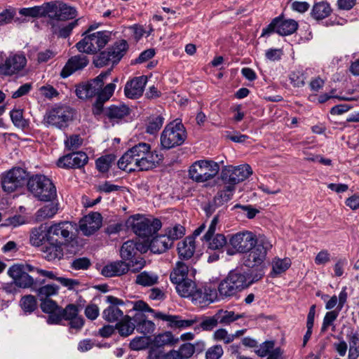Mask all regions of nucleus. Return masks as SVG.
I'll use <instances>...</instances> for the list:
<instances>
[{
    "instance_id": "5fc2aeb1",
    "label": "nucleus",
    "mask_w": 359,
    "mask_h": 359,
    "mask_svg": "<svg viewBox=\"0 0 359 359\" xmlns=\"http://www.w3.org/2000/svg\"><path fill=\"white\" fill-rule=\"evenodd\" d=\"M184 234L185 228L180 224H176L172 227L168 228L165 235L169 238L173 245L175 241L181 238Z\"/></svg>"
},
{
    "instance_id": "37998d69",
    "label": "nucleus",
    "mask_w": 359,
    "mask_h": 359,
    "mask_svg": "<svg viewBox=\"0 0 359 359\" xmlns=\"http://www.w3.org/2000/svg\"><path fill=\"white\" fill-rule=\"evenodd\" d=\"M208 243V250L223 251L224 248L227 244V239L224 234L217 233L211 236L210 239H203Z\"/></svg>"
},
{
    "instance_id": "49530a36",
    "label": "nucleus",
    "mask_w": 359,
    "mask_h": 359,
    "mask_svg": "<svg viewBox=\"0 0 359 359\" xmlns=\"http://www.w3.org/2000/svg\"><path fill=\"white\" fill-rule=\"evenodd\" d=\"M40 300L48 299L49 297L55 295L58 293L59 287L55 284H47L35 289Z\"/></svg>"
},
{
    "instance_id": "13d9d810",
    "label": "nucleus",
    "mask_w": 359,
    "mask_h": 359,
    "mask_svg": "<svg viewBox=\"0 0 359 359\" xmlns=\"http://www.w3.org/2000/svg\"><path fill=\"white\" fill-rule=\"evenodd\" d=\"M10 116L15 126L22 128L27 126V121L23 118L22 110L13 109L10 111Z\"/></svg>"
},
{
    "instance_id": "c85d7f7f",
    "label": "nucleus",
    "mask_w": 359,
    "mask_h": 359,
    "mask_svg": "<svg viewBox=\"0 0 359 359\" xmlns=\"http://www.w3.org/2000/svg\"><path fill=\"white\" fill-rule=\"evenodd\" d=\"M130 108L125 104H111L103 112L111 121L118 123L130 114Z\"/></svg>"
},
{
    "instance_id": "c9c22d12",
    "label": "nucleus",
    "mask_w": 359,
    "mask_h": 359,
    "mask_svg": "<svg viewBox=\"0 0 359 359\" xmlns=\"http://www.w3.org/2000/svg\"><path fill=\"white\" fill-rule=\"evenodd\" d=\"M128 49V44L124 39L116 41L111 46L108 48L114 59V64H118L125 55Z\"/></svg>"
},
{
    "instance_id": "052dcab7",
    "label": "nucleus",
    "mask_w": 359,
    "mask_h": 359,
    "mask_svg": "<svg viewBox=\"0 0 359 359\" xmlns=\"http://www.w3.org/2000/svg\"><path fill=\"white\" fill-rule=\"evenodd\" d=\"M148 340L144 337H136L131 340L129 346L131 350L140 351L147 348Z\"/></svg>"
},
{
    "instance_id": "ea45409f",
    "label": "nucleus",
    "mask_w": 359,
    "mask_h": 359,
    "mask_svg": "<svg viewBox=\"0 0 359 359\" xmlns=\"http://www.w3.org/2000/svg\"><path fill=\"white\" fill-rule=\"evenodd\" d=\"M332 12V8L327 1L316 3L311 11V15L316 20H323L328 17Z\"/></svg>"
},
{
    "instance_id": "cd10ccee",
    "label": "nucleus",
    "mask_w": 359,
    "mask_h": 359,
    "mask_svg": "<svg viewBox=\"0 0 359 359\" xmlns=\"http://www.w3.org/2000/svg\"><path fill=\"white\" fill-rule=\"evenodd\" d=\"M50 242V226L46 224L33 228L29 236V242L35 247L41 246L45 242Z\"/></svg>"
},
{
    "instance_id": "423d86ee",
    "label": "nucleus",
    "mask_w": 359,
    "mask_h": 359,
    "mask_svg": "<svg viewBox=\"0 0 359 359\" xmlns=\"http://www.w3.org/2000/svg\"><path fill=\"white\" fill-rule=\"evenodd\" d=\"M111 35L109 31H99L87 34L76 44V47L81 53L95 54L110 41Z\"/></svg>"
},
{
    "instance_id": "3c124183",
    "label": "nucleus",
    "mask_w": 359,
    "mask_h": 359,
    "mask_svg": "<svg viewBox=\"0 0 359 359\" xmlns=\"http://www.w3.org/2000/svg\"><path fill=\"white\" fill-rule=\"evenodd\" d=\"M163 121L164 118L161 115L151 116L146 128V132L151 135L155 134L161 128Z\"/></svg>"
},
{
    "instance_id": "20e7f679",
    "label": "nucleus",
    "mask_w": 359,
    "mask_h": 359,
    "mask_svg": "<svg viewBox=\"0 0 359 359\" xmlns=\"http://www.w3.org/2000/svg\"><path fill=\"white\" fill-rule=\"evenodd\" d=\"M262 273L250 278L241 269L231 271L228 276L218 285V292L222 298L235 295L238 292L249 287L261 279Z\"/></svg>"
},
{
    "instance_id": "9b49d317",
    "label": "nucleus",
    "mask_w": 359,
    "mask_h": 359,
    "mask_svg": "<svg viewBox=\"0 0 359 359\" xmlns=\"http://www.w3.org/2000/svg\"><path fill=\"white\" fill-rule=\"evenodd\" d=\"M259 238L250 231H239L236 233L231 235L229 242L231 248L227 249L226 254L228 255H234L236 253L245 254L249 251L253 245H255Z\"/></svg>"
},
{
    "instance_id": "ddd939ff",
    "label": "nucleus",
    "mask_w": 359,
    "mask_h": 359,
    "mask_svg": "<svg viewBox=\"0 0 359 359\" xmlns=\"http://www.w3.org/2000/svg\"><path fill=\"white\" fill-rule=\"evenodd\" d=\"M29 272H34V267L30 264H13L8 271V275L15 281L20 288H32L36 287L37 280L29 275Z\"/></svg>"
},
{
    "instance_id": "de8ad7c7",
    "label": "nucleus",
    "mask_w": 359,
    "mask_h": 359,
    "mask_svg": "<svg viewBox=\"0 0 359 359\" xmlns=\"http://www.w3.org/2000/svg\"><path fill=\"white\" fill-rule=\"evenodd\" d=\"M115 160L116 156L113 154L105 155L100 157L95 161L96 168L101 172H107Z\"/></svg>"
},
{
    "instance_id": "4be33fe9",
    "label": "nucleus",
    "mask_w": 359,
    "mask_h": 359,
    "mask_svg": "<svg viewBox=\"0 0 359 359\" xmlns=\"http://www.w3.org/2000/svg\"><path fill=\"white\" fill-rule=\"evenodd\" d=\"M309 98L312 102L324 103L327 101L335 102L336 100H357L358 96L354 94V91H329L328 93H323L322 95L311 94Z\"/></svg>"
},
{
    "instance_id": "9d476101",
    "label": "nucleus",
    "mask_w": 359,
    "mask_h": 359,
    "mask_svg": "<svg viewBox=\"0 0 359 359\" xmlns=\"http://www.w3.org/2000/svg\"><path fill=\"white\" fill-rule=\"evenodd\" d=\"M187 139V132L182 123H170L161 135L163 148L170 149L182 145Z\"/></svg>"
},
{
    "instance_id": "58836bf2",
    "label": "nucleus",
    "mask_w": 359,
    "mask_h": 359,
    "mask_svg": "<svg viewBox=\"0 0 359 359\" xmlns=\"http://www.w3.org/2000/svg\"><path fill=\"white\" fill-rule=\"evenodd\" d=\"M133 317L126 315L122 320L116 324V329L118 330L121 337H128L133 333L135 329V322L133 321Z\"/></svg>"
},
{
    "instance_id": "680f3d73",
    "label": "nucleus",
    "mask_w": 359,
    "mask_h": 359,
    "mask_svg": "<svg viewBox=\"0 0 359 359\" xmlns=\"http://www.w3.org/2000/svg\"><path fill=\"white\" fill-rule=\"evenodd\" d=\"M90 264L91 263L88 258L80 257L72 261L71 267L74 270H86L90 267Z\"/></svg>"
},
{
    "instance_id": "69168bd1",
    "label": "nucleus",
    "mask_w": 359,
    "mask_h": 359,
    "mask_svg": "<svg viewBox=\"0 0 359 359\" xmlns=\"http://www.w3.org/2000/svg\"><path fill=\"white\" fill-rule=\"evenodd\" d=\"M41 301V309L42 311L48 314L50 313H53V311H55L56 310L61 308L57 305V304L55 301L50 299H43Z\"/></svg>"
},
{
    "instance_id": "f8f14e48",
    "label": "nucleus",
    "mask_w": 359,
    "mask_h": 359,
    "mask_svg": "<svg viewBox=\"0 0 359 359\" xmlns=\"http://www.w3.org/2000/svg\"><path fill=\"white\" fill-rule=\"evenodd\" d=\"M28 177V172L25 169L13 168L1 174V187L5 192H14L27 184Z\"/></svg>"
},
{
    "instance_id": "e2e57ef3",
    "label": "nucleus",
    "mask_w": 359,
    "mask_h": 359,
    "mask_svg": "<svg viewBox=\"0 0 359 359\" xmlns=\"http://www.w3.org/2000/svg\"><path fill=\"white\" fill-rule=\"evenodd\" d=\"M219 323L216 314L213 316L205 318L200 323L199 327L205 331H210Z\"/></svg>"
},
{
    "instance_id": "7c9ffc66",
    "label": "nucleus",
    "mask_w": 359,
    "mask_h": 359,
    "mask_svg": "<svg viewBox=\"0 0 359 359\" xmlns=\"http://www.w3.org/2000/svg\"><path fill=\"white\" fill-rule=\"evenodd\" d=\"M172 246V242L165 234L154 237L149 243L151 252L156 254L163 253Z\"/></svg>"
},
{
    "instance_id": "c756f323",
    "label": "nucleus",
    "mask_w": 359,
    "mask_h": 359,
    "mask_svg": "<svg viewBox=\"0 0 359 359\" xmlns=\"http://www.w3.org/2000/svg\"><path fill=\"white\" fill-rule=\"evenodd\" d=\"M48 245L42 248L43 257L48 262L61 259L63 256L62 245L56 242H48Z\"/></svg>"
},
{
    "instance_id": "dca6fc26",
    "label": "nucleus",
    "mask_w": 359,
    "mask_h": 359,
    "mask_svg": "<svg viewBox=\"0 0 359 359\" xmlns=\"http://www.w3.org/2000/svg\"><path fill=\"white\" fill-rule=\"evenodd\" d=\"M252 174V169L248 164L238 166L228 165L222 169L221 179L225 184L233 186L248 179Z\"/></svg>"
},
{
    "instance_id": "a211bd4d",
    "label": "nucleus",
    "mask_w": 359,
    "mask_h": 359,
    "mask_svg": "<svg viewBox=\"0 0 359 359\" xmlns=\"http://www.w3.org/2000/svg\"><path fill=\"white\" fill-rule=\"evenodd\" d=\"M133 232L140 237L147 238L156 233L162 226L158 219L140 217L132 224Z\"/></svg>"
},
{
    "instance_id": "bf43d9fd",
    "label": "nucleus",
    "mask_w": 359,
    "mask_h": 359,
    "mask_svg": "<svg viewBox=\"0 0 359 359\" xmlns=\"http://www.w3.org/2000/svg\"><path fill=\"white\" fill-rule=\"evenodd\" d=\"M339 311L337 310H334L328 311L325 313L323 318V324L320 330L321 332H326L329 326L332 325V323L339 316Z\"/></svg>"
},
{
    "instance_id": "a18cd8bd",
    "label": "nucleus",
    "mask_w": 359,
    "mask_h": 359,
    "mask_svg": "<svg viewBox=\"0 0 359 359\" xmlns=\"http://www.w3.org/2000/svg\"><path fill=\"white\" fill-rule=\"evenodd\" d=\"M93 63L97 67H102L107 65L113 67L116 65L114 64V59L108 48L99 53L95 57Z\"/></svg>"
},
{
    "instance_id": "2f4dec72",
    "label": "nucleus",
    "mask_w": 359,
    "mask_h": 359,
    "mask_svg": "<svg viewBox=\"0 0 359 359\" xmlns=\"http://www.w3.org/2000/svg\"><path fill=\"white\" fill-rule=\"evenodd\" d=\"M175 289L181 297H191L192 302H195L194 294L199 290L196 283L189 278L177 284Z\"/></svg>"
},
{
    "instance_id": "bb28decb",
    "label": "nucleus",
    "mask_w": 359,
    "mask_h": 359,
    "mask_svg": "<svg viewBox=\"0 0 359 359\" xmlns=\"http://www.w3.org/2000/svg\"><path fill=\"white\" fill-rule=\"evenodd\" d=\"M131 270V265L126 263L124 260H117L111 262L102 269V276L108 278L121 276Z\"/></svg>"
},
{
    "instance_id": "6e6552de",
    "label": "nucleus",
    "mask_w": 359,
    "mask_h": 359,
    "mask_svg": "<svg viewBox=\"0 0 359 359\" xmlns=\"http://www.w3.org/2000/svg\"><path fill=\"white\" fill-rule=\"evenodd\" d=\"M219 171V164L212 160H199L189 168L190 179L196 182H205L214 178Z\"/></svg>"
},
{
    "instance_id": "6e6d98bb",
    "label": "nucleus",
    "mask_w": 359,
    "mask_h": 359,
    "mask_svg": "<svg viewBox=\"0 0 359 359\" xmlns=\"http://www.w3.org/2000/svg\"><path fill=\"white\" fill-rule=\"evenodd\" d=\"M147 83V76H140L128 81L124 90H144Z\"/></svg>"
},
{
    "instance_id": "e433bc0d",
    "label": "nucleus",
    "mask_w": 359,
    "mask_h": 359,
    "mask_svg": "<svg viewBox=\"0 0 359 359\" xmlns=\"http://www.w3.org/2000/svg\"><path fill=\"white\" fill-rule=\"evenodd\" d=\"M291 264L290 259L287 257L284 259L273 258L271 262L272 269L270 272V276L276 278L285 273L290 267Z\"/></svg>"
},
{
    "instance_id": "412c9836",
    "label": "nucleus",
    "mask_w": 359,
    "mask_h": 359,
    "mask_svg": "<svg viewBox=\"0 0 359 359\" xmlns=\"http://www.w3.org/2000/svg\"><path fill=\"white\" fill-rule=\"evenodd\" d=\"M57 1H49L41 6H35L29 8H22L19 10V13L25 17L40 18L48 17L49 19L51 13L56 11Z\"/></svg>"
},
{
    "instance_id": "f704fd0d",
    "label": "nucleus",
    "mask_w": 359,
    "mask_h": 359,
    "mask_svg": "<svg viewBox=\"0 0 359 359\" xmlns=\"http://www.w3.org/2000/svg\"><path fill=\"white\" fill-rule=\"evenodd\" d=\"M189 267L182 262H177L175 267L173 269L170 275V279L175 285L189 279L188 278Z\"/></svg>"
},
{
    "instance_id": "c03bdc74",
    "label": "nucleus",
    "mask_w": 359,
    "mask_h": 359,
    "mask_svg": "<svg viewBox=\"0 0 359 359\" xmlns=\"http://www.w3.org/2000/svg\"><path fill=\"white\" fill-rule=\"evenodd\" d=\"M58 210L57 205L53 203L45 205L39 208L36 212V219L43 221L46 219L52 218Z\"/></svg>"
},
{
    "instance_id": "39448f33",
    "label": "nucleus",
    "mask_w": 359,
    "mask_h": 359,
    "mask_svg": "<svg viewBox=\"0 0 359 359\" xmlns=\"http://www.w3.org/2000/svg\"><path fill=\"white\" fill-rule=\"evenodd\" d=\"M28 191L39 201H52L57 197V191L52 180L43 175H35L28 178Z\"/></svg>"
},
{
    "instance_id": "f257e3e1",
    "label": "nucleus",
    "mask_w": 359,
    "mask_h": 359,
    "mask_svg": "<svg viewBox=\"0 0 359 359\" xmlns=\"http://www.w3.org/2000/svg\"><path fill=\"white\" fill-rule=\"evenodd\" d=\"M163 160V154L157 150L151 149V145L140 142L128 151L119 158L118 167L128 172L140 170H149L159 165Z\"/></svg>"
},
{
    "instance_id": "603ef678",
    "label": "nucleus",
    "mask_w": 359,
    "mask_h": 359,
    "mask_svg": "<svg viewBox=\"0 0 359 359\" xmlns=\"http://www.w3.org/2000/svg\"><path fill=\"white\" fill-rule=\"evenodd\" d=\"M219 323L229 325L238 320L240 316L236 315L233 311L219 310L216 313Z\"/></svg>"
},
{
    "instance_id": "0eeeda50",
    "label": "nucleus",
    "mask_w": 359,
    "mask_h": 359,
    "mask_svg": "<svg viewBox=\"0 0 359 359\" xmlns=\"http://www.w3.org/2000/svg\"><path fill=\"white\" fill-rule=\"evenodd\" d=\"M74 114V109L69 106L58 104L46 112L43 121L48 126L63 129L73 120Z\"/></svg>"
},
{
    "instance_id": "f3484780",
    "label": "nucleus",
    "mask_w": 359,
    "mask_h": 359,
    "mask_svg": "<svg viewBox=\"0 0 359 359\" xmlns=\"http://www.w3.org/2000/svg\"><path fill=\"white\" fill-rule=\"evenodd\" d=\"M50 226V242H56L62 245H67L72 241L74 225L70 222H60L53 223Z\"/></svg>"
},
{
    "instance_id": "4468645a",
    "label": "nucleus",
    "mask_w": 359,
    "mask_h": 359,
    "mask_svg": "<svg viewBox=\"0 0 359 359\" xmlns=\"http://www.w3.org/2000/svg\"><path fill=\"white\" fill-rule=\"evenodd\" d=\"M142 247L141 243L133 241H127L123 243L121 248V257L125 262H130L129 264L131 265L133 273L140 271L145 266L146 262L142 257H135Z\"/></svg>"
},
{
    "instance_id": "7ed1b4c3",
    "label": "nucleus",
    "mask_w": 359,
    "mask_h": 359,
    "mask_svg": "<svg viewBox=\"0 0 359 359\" xmlns=\"http://www.w3.org/2000/svg\"><path fill=\"white\" fill-rule=\"evenodd\" d=\"M271 247L267 239L259 238L257 243L244 254L242 258L243 263L245 266L251 269L245 272L249 278H254L258 273H262L261 279L263 278L265 269L264 261Z\"/></svg>"
},
{
    "instance_id": "b1692460",
    "label": "nucleus",
    "mask_w": 359,
    "mask_h": 359,
    "mask_svg": "<svg viewBox=\"0 0 359 359\" xmlns=\"http://www.w3.org/2000/svg\"><path fill=\"white\" fill-rule=\"evenodd\" d=\"M107 302L110 305L103 311L104 319L110 323L116 322L123 316V312L118 307L124 304V302L116 297H107Z\"/></svg>"
},
{
    "instance_id": "a19ab883",
    "label": "nucleus",
    "mask_w": 359,
    "mask_h": 359,
    "mask_svg": "<svg viewBox=\"0 0 359 359\" xmlns=\"http://www.w3.org/2000/svg\"><path fill=\"white\" fill-rule=\"evenodd\" d=\"M158 281V276L151 271H144L136 276L135 283L143 287H150Z\"/></svg>"
},
{
    "instance_id": "338daca9",
    "label": "nucleus",
    "mask_w": 359,
    "mask_h": 359,
    "mask_svg": "<svg viewBox=\"0 0 359 359\" xmlns=\"http://www.w3.org/2000/svg\"><path fill=\"white\" fill-rule=\"evenodd\" d=\"M224 353L221 345H215L209 348L205 353L206 359H219Z\"/></svg>"
},
{
    "instance_id": "5701e85b",
    "label": "nucleus",
    "mask_w": 359,
    "mask_h": 359,
    "mask_svg": "<svg viewBox=\"0 0 359 359\" xmlns=\"http://www.w3.org/2000/svg\"><path fill=\"white\" fill-rule=\"evenodd\" d=\"M110 74L111 69L102 72L96 78L77 86L76 90H80V88H81V90H115L116 88L115 83L118 81L117 78H115L113 82L107 83L103 88L104 81Z\"/></svg>"
},
{
    "instance_id": "774afa93",
    "label": "nucleus",
    "mask_w": 359,
    "mask_h": 359,
    "mask_svg": "<svg viewBox=\"0 0 359 359\" xmlns=\"http://www.w3.org/2000/svg\"><path fill=\"white\" fill-rule=\"evenodd\" d=\"M274 342L273 341H266L260 344L259 347L255 350V353L259 357H265L273 348Z\"/></svg>"
},
{
    "instance_id": "a878e982",
    "label": "nucleus",
    "mask_w": 359,
    "mask_h": 359,
    "mask_svg": "<svg viewBox=\"0 0 359 359\" xmlns=\"http://www.w3.org/2000/svg\"><path fill=\"white\" fill-rule=\"evenodd\" d=\"M88 57L83 54L72 56L67 60L65 65L62 68L60 72V76L62 78H67L74 72L85 68L88 65Z\"/></svg>"
},
{
    "instance_id": "864d4df0",
    "label": "nucleus",
    "mask_w": 359,
    "mask_h": 359,
    "mask_svg": "<svg viewBox=\"0 0 359 359\" xmlns=\"http://www.w3.org/2000/svg\"><path fill=\"white\" fill-rule=\"evenodd\" d=\"M20 306L25 312L31 313L37 307L36 299L33 295H25L20 299Z\"/></svg>"
},
{
    "instance_id": "2eb2a0df",
    "label": "nucleus",
    "mask_w": 359,
    "mask_h": 359,
    "mask_svg": "<svg viewBox=\"0 0 359 359\" xmlns=\"http://www.w3.org/2000/svg\"><path fill=\"white\" fill-rule=\"evenodd\" d=\"M298 29V23L292 19H285L280 15L272 20L265 28L262 29V36H269L277 33L280 36L292 34Z\"/></svg>"
},
{
    "instance_id": "72a5a7b5",
    "label": "nucleus",
    "mask_w": 359,
    "mask_h": 359,
    "mask_svg": "<svg viewBox=\"0 0 359 359\" xmlns=\"http://www.w3.org/2000/svg\"><path fill=\"white\" fill-rule=\"evenodd\" d=\"M199 290L195 296V302L203 304L206 302H214L217 299V292L215 288L210 286L198 287Z\"/></svg>"
},
{
    "instance_id": "1a4fd4ad",
    "label": "nucleus",
    "mask_w": 359,
    "mask_h": 359,
    "mask_svg": "<svg viewBox=\"0 0 359 359\" xmlns=\"http://www.w3.org/2000/svg\"><path fill=\"white\" fill-rule=\"evenodd\" d=\"M131 304H133V310L135 311L133 316V321L135 322L137 331L144 335L152 334L156 329V325L151 320H147L144 312L154 314L156 312L143 301L140 300Z\"/></svg>"
},
{
    "instance_id": "79ce46f5",
    "label": "nucleus",
    "mask_w": 359,
    "mask_h": 359,
    "mask_svg": "<svg viewBox=\"0 0 359 359\" xmlns=\"http://www.w3.org/2000/svg\"><path fill=\"white\" fill-rule=\"evenodd\" d=\"M178 341V338H175L171 332L167 331L155 336L153 343L157 347H163L173 346Z\"/></svg>"
},
{
    "instance_id": "4d7b16f0",
    "label": "nucleus",
    "mask_w": 359,
    "mask_h": 359,
    "mask_svg": "<svg viewBox=\"0 0 359 359\" xmlns=\"http://www.w3.org/2000/svg\"><path fill=\"white\" fill-rule=\"evenodd\" d=\"M83 144V139L79 135H72L65 140V149L69 151L78 149Z\"/></svg>"
},
{
    "instance_id": "393cba45",
    "label": "nucleus",
    "mask_w": 359,
    "mask_h": 359,
    "mask_svg": "<svg viewBox=\"0 0 359 359\" xmlns=\"http://www.w3.org/2000/svg\"><path fill=\"white\" fill-rule=\"evenodd\" d=\"M102 221V217L100 213L91 212L80 220V230L85 236L92 235L101 227Z\"/></svg>"
},
{
    "instance_id": "09e8293b",
    "label": "nucleus",
    "mask_w": 359,
    "mask_h": 359,
    "mask_svg": "<svg viewBox=\"0 0 359 359\" xmlns=\"http://www.w3.org/2000/svg\"><path fill=\"white\" fill-rule=\"evenodd\" d=\"M348 359H357L359 357V334H352L348 337Z\"/></svg>"
},
{
    "instance_id": "473e14b6",
    "label": "nucleus",
    "mask_w": 359,
    "mask_h": 359,
    "mask_svg": "<svg viewBox=\"0 0 359 359\" xmlns=\"http://www.w3.org/2000/svg\"><path fill=\"white\" fill-rule=\"evenodd\" d=\"M196 249L194 238L188 237L178 243L177 252L181 259L187 260L192 257Z\"/></svg>"
},
{
    "instance_id": "aec40b11",
    "label": "nucleus",
    "mask_w": 359,
    "mask_h": 359,
    "mask_svg": "<svg viewBox=\"0 0 359 359\" xmlns=\"http://www.w3.org/2000/svg\"><path fill=\"white\" fill-rule=\"evenodd\" d=\"M88 161V156L83 151H72L60 157L57 161L59 168L76 169L83 167Z\"/></svg>"
},
{
    "instance_id": "f03ea898",
    "label": "nucleus",
    "mask_w": 359,
    "mask_h": 359,
    "mask_svg": "<svg viewBox=\"0 0 359 359\" xmlns=\"http://www.w3.org/2000/svg\"><path fill=\"white\" fill-rule=\"evenodd\" d=\"M56 11L51 13L47 24L50 26L51 32L61 38H67L74 28L78 25L79 19L64 25L62 22L75 18L77 11L74 7L65 3L58 1L56 4Z\"/></svg>"
},
{
    "instance_id": "0e129e2a",
    "label": "nucleus",
    "mask_w": 359,
    "mask_h": 359,
    "mask_svg": "<svg viewBox=\"0 0 359 359\" xmlns=\"http://www.w3.org/2000/svg\"><path fill=\"white\" fill-rule=\"evenodd\" d=\"M15 8H10L0 13V27L10 23L15 15Z\"/></svg>"
},
{
    "instance_id": "8fccbe9b",
    "label": "nucleus",
    "mask_w": 359,
    "mask_h": 359,
    "mask_svg": "<svg viewBox=\"0 0 359 359\" xmlns=\"http://www.w3.org/2000/svg\"><path fill=\"white\" fill-rule=\"evenodd\" d=\"M154 317L157 319L168 322V327L171 328H180V316L176 315H168L158 311L154 313Z\"/></svg>"
},
{
    "instance_id": "6ab92c4d",
    "label": "nucleus",
    "mask_w": 359,
    "mask_h": 359,
    "mask_svg": "<svg viewBox=\"0 0 359 359\" xmlns=\"http://www.w3.org/2000/svg\"><path fill=\"white\" fill-rule=\"evenodd\" d=\"M26 64L27 59L25 55H11L0 63V74L5 76L18 74L25 68Z\"/></svg>"
},
{
    "instance_id": "4c0bfd02",
    "label": "nucleus",
    "mask_w": 359,
    "mask_h": 359,
    "mask_svg": "<svg viewBox=\"0 0 359 359\" xmlns=\"http://www.w3.org/2000/svg\"><path fill=\"white\" fill-rule=\"evenodd\" d=\"M113 92L114 91H97V93H95L96 101L93 104V114L95 116H100L104 111L103 105L112 97Z\"/></svg>"
}]
</instances>
